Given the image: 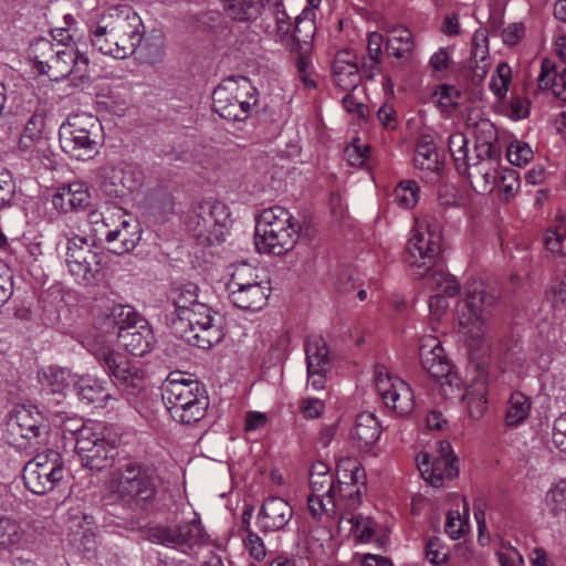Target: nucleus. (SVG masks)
<instances>
[{
	"label": "nucleus",
	"instance_id": "1",
	"mask_svg": "<svg viewBox=\"0 0 566 566\" xmlns=\"http://www.w3.org/2000/svg\"><path fill=\"white\" fill-rule=\"evenodd\" d=\"M441 239L439 221L429 214L417 218L406 245L403 261L413 276L424 280L427 287L440 289L446 284V293L457 295L460 291L457 279L436 268Z\"/></svg>",
	"mask_w": 566,
	"mask_h": 566
},
{
	"label": "nucleus",
	"instance_id": "2",
	"mask_svg": "<svg viewBox=\"0 0 566 566\" xmlns=\"http://www.w3.org/2000/svg\"><path fill=\"white\" fill-rule=\"evenodd\" d=\"M145 34V27L133 7H107L90 25L92 46L104 55L126 59L134 54Z\"/></svg>",
	"mask_w": 566,
	"mask_h": 566
},
{
	"label": "nucleus",
	"instance_id": "3",
	"mask_svg": "<svg viewBox=\"0 0 566 566\" xmlns=\"http://www.w3.org/2000/svg\"><path fill=\"white\" fill-rule=\"evenodd\" d=\"M163 400L175 421L192 424L206 416L209 398L197 380L171 373L161 387Z\"/></svg>",
	"mask_w": 566,
	"mask_h": 566
},
{
	"label": "nucleus",
	"instance_id": "4",
	"mask_svg": "<svg viewBox=\"0 0 566 566\" xmlns=\"http://www.w3.org/2000/svg\"><path fill=\"white\" fill-rule=\"evenodd\" d=\"M300 223L281 206L261 212L255 223V248L260 253L282 255L291 251L298 240Z\"/></svg>",
	"mask_w": 566,
	"mask_h": 566
},
{
	"label": "nucleus",
	"instance_id": "5",
	"mask_svg": "<svg viewBox=\"0 0 566 566\" xmlns=\"http://www.w3.org/2000/svg\"><path fill=\"white\" fill-rule=\"evenodd\" d=\"M87 350L112 378L114 385L127 395H138L145 389V373L137 363L115 353L112 342L103 335L86 342Z\"/></svg>",
	"mask_w": 566,
	"mask_h": 566
},
{
	"label": "nucleus",
	"instance_id": "6",
	"mask_svg": "<svg viewBox=\"0 0 566 566\" xmlns=\"http://www.w3.org/2000/svg\"><path fill=\"white\" fill-rule=\"evenodd\" d=\"M92 224H101L96 228V234L103 237L111 252L125 254L133 251L142 238L139 224L123 208L107 206L104 211H93L90 214Z\"/></svg>",
	"mask_w": 566,
	"mask_h": 566
},
{
	"label": "nucleus",
	"instance_id": "7",
	"mask_svg": "<svg viewBox=\"0 0 566 566\" xmlns=\"http://www.w3.org/2000/svg\"><path fill=\"white\" fill-rule=\"evenodd\" d=\"M227 291L230 302L235 307L256 312L266 305L271 286L265 275L256 268L240 263L232 268Z\"/></svg>",
	"mask_w": 566,
	"mask_h": 566
},
{
	"label": "nucleus",
	"instance_id": "8",
	"mask_svg": "<svg viewBox=\"0 0 566 566\" xmlns=\"http://www.w3.org/2000/svg\"><path fill=\"white\" fill-rule=\"evenodd\" d=\"M102 125L87 113L71 114L59 129L61 149L69 156L85 160L98 151Z\"/></svg>",
	"mask_w": 566,
	"mask_h": 566
},
{
	"label": "nucleus",
	"instance_id": "9",
	"mask_svg": "<svg viewBox=\"0 0 566 566\" xmlns=\"http://www.w3.org/2000/svg\"><path fill=\"white\" fill-rule=\"evenodd\" d=\"M3 438L18 449H39L48 443L49 423L34 406H17L6 421Z\"/></svg>",
	"mask_w": 566,
	"mask_h": 566
},
{
	"label": "nucleus",
	"instance_id": "10",
	"mask_svg": "<svg viewBox=\"0 0 566 566\" xmlns=\"http://www.w3.org/2000/svg\"><path fill=\"white\" fill-rule=\"evenodd\" d=\"M63 261L76 283L91 286L102 279L104 253L86 237L71 233L65 235Z\"/></svg>",
	"mask_w": 566,
	"mask_h": 566
},
{
	"label": "nucleus",
	"instance_id": "11",
	"mask_svg": "<svg viewBox=\"0 0 566 566\" xmlns=\"http://www.w3.org/2000/svg\"><path fill=\"white\" fill-rule=\"evenodd\" d=\"M185 224L200 244L212 245L224 240L231 224V214L223 202L206 200L188 213Z\"/></svg>",
	"mask_w": 566,
	"mask_h": 566
},
{
	"label": "nucleus",
	"instance_id": "12",
	"mask_svg": "<svg viewBox=\"0 0 566 566\" xmlns=\"http://www.w3.org/2000/svg\"><path fill=\"white\" fill-rule=\"evenodd\" d=\"M271 9V21L263 27L266 35L290 51H298L310 42L315 33V23L307 18L297 17L292 28L291 17L286 13L282 0H268Z\"/></svg>",
	"mask_w": 566,
	"mask_h": 566
},
{
	"label": "nucleus",
	"instance_id": "13",
	"mask_svg": "<svg viewBox=\"0 0 566 566\" xmlns=\"http://www.w3.org/2000/svg\"><path fill=\"white\" fill-rule=\"evenodd\" d=\"M256 103V90L247 77H228L212 93L213 111L228 120L245 119Z\"/></svg>",
	"mask_w": 566,
	"mask_h": 566
},
{
	"label": "nucleus",
	"instance_id": "14",
	"mask_svg": "<svg viewBox=\"0 0 566 566\" xmlns=\"http://www.w3.org/2000/svg\"><path fill=\"white\" fill-rule=\"evenodd\" d=\"M147 538L155 544L177 549L184 554H196L210 543L200 518L180 523L157 524L147 531Z\"/></svg>",
	"mask_w": 566,
	"mask_h": 566
},
{
	"label": "nucleus",
	"instance_id": "15",
	"mask_svg": "<svg viewBox=\"0 0 566 566\" xmlns=\"http://www.w3.org/2000/svg\"><path fill=\"white\" fill-rule=\"evenodd\" d=\"M115 442L104 422L88 420L76 431L75 450L84 467L99 471L114 458Z\"/></svg>",
	"mask_w": 566,
	"mask_h": 566
},
{
	"label": "nucleus",
	"instance_id": "16",
	"mask_svg": "<svg viewBox=\"0 0 566 566\" xmlns=\"http://www.w3.org/2000/svg\"><path fill=\"white\" fill-rule=\"evenodd\" d=\"M171 329L177 337L202 349L212 347L222 338V332L214 324L212 311L206 303L195 305L189 316H174Z\"/></svg>",
	"mask_w": 566,
	"mask_h": 566
},
{
	"label": "nucleus",
	"instance_id": "17",
	"mask_svg": "<svg viewBox=\"0 0 566 566\" xmlns=\"http://www.w3.org/2000/svg\"><path fill=\"white\" fill-rule=\"evenodd\" d=\"M158 485L155 469L139 464L127 463L120 467L113 478V490L118 497L127 503L144 505L154 500Z\"/></svg>",
	"mask_w": 566,
	"mask_h": 566
},
{
	"label": "nucleus",
	"instance_id": "18",
	"mask_svg": "<svg viewBox=\"0 0 566 566\" xmlns=\"http://www.w3.org/2000/svg\"><path fill=\"white\" fill-rule=\"evenodd\" d=\"M65 474L62 455L54 450L39 452L23 469L25 488L34 494L43 495L53 491Z\"/></svg>",
	"mask_w": 566,
	"mask_h": 566
},
{
	"label": "nucleus",
	"instance_id": "19",
	"mask_svg": "<svg viewBox=\"0 0 566 566\" xmlns=\"http://www.w3.org/2000/svg\"><path fill=\"white\" fill-rule=\"evenodd\" d=\"M495 304V297L484 290H474L459 301L457 317L459 332L471 340H480L486 332V321Z\"/></svg>",
	"mask_w": 566,
	"mask_h": 566
},
{
	"label": "nucleus",
	"instance_id": "20",
	"mask_svg": "<svg viewBox=\"0 0 566 566\" xmlns=\"http://www.w3.org/2000/svg\"><path fill=\"white\" fill-rule=\"evenodd\" d=\"M310 488L312 493L307 499L310 514L315 520H323L335 515L333 493L336 492L334 475L329 467L321 461L312 464L310 470Z\"/></svg>",
	"mask_w": 566,
	"mask_h": 566
},
{
	"label": "nucleus",
	"instance_id": "21",
	"mask_svg": "<svg viewBox=\"0 0 566 566\" xmlns=\"http://www.w3.org/2000/svg\"><path fill=\"white\" fill-rule=\"evenodd\" d=\"M375 386L382 403L400 417L415 409V395L411 387L401 378L391 375L385 366L375 368Z\"/></svg>",
	"mask_w": 566,
	"mask_h": 566
},
{
	"label": "nucleus",
	"instance_id": "22",
	"mask_svg": "<svg viewBox=\"0 0 566 566\" xmlns=\"http://www.w3.org/2000/svg\"><path fill=\"white\" fill-rule=\"evenodd\" d=\"M338 468H344V473L337 481L336 492L333 493L335 515L331 517L337 520L342 513H349L360 505L361 493L365 490V484L359 482L364 472L356 462L346 459L338 464Z\"/></svg>",
	"mask_w": 566,
	"mask_h": 566
},
{
	"label": "nucleus",
	"instance_id": "23",
	"mask_svg": "<svg viewBox=\"0 0 566 566\" xmlns=\"http://www.w3.org/2000/svg\"><path fill=\"white\" fill-rule=\"evenodd\" d=\"M417 467L424 481L434 488L443 485L446 480L458 475L459 469L451 446L447 441H440L437 455L430 457L426 452L417 455Z\"/></svg>",
	"mask_w": 566,
	"mask_h": 566
},
{
	"label": "nucleus",
	"instance_id": "24",
	"mask_svg": "<svg viewBox=\"0 0 566 566\" xmlns=\"http://www.w3.org/2000/svg\"><path fill=\"white\" fill-rule=\"evenodd\" d=\"M293 515V507L286 500L270 496L263 501L258 512L256 525L262 533L280 532L290 524Z\"/></svg>",
	"mask_w": 566,
	"mask_h": 566
},
{
	"label": "nucleus",
	"instance_id": "25",
	"mask_svg": "<svg viewBox=\"0 0 566 566\" xmlns=\"http://www.w3.org/2000/svg\"><path fill=\"white\" fill-rule=\"evenodd\" d=\"M102 178V190L109 197H125L140 185L134 168L125 164L104 167Z\"/></svg>",
	"mask_w": 566,
	"mask_h": 566
},
{
	"label": "nucleus",
	"instance_id": "26",
	"mask_svg": "<svg viewBox=\"0 0 566 566\" xmlns=\"http://www.w3.org/2000/svg\"><path fill=\"white\" fill-rule=\"evenodd\" d=\"M45 116L42 109H36L28 119L23 134L20 137L19 147L30 158L40 159L46 156L49 150L48 138L43 134Z\"/></svg>",
	"mask_w": 566,
	"mask_h": 566
},
{
	"label": "nucleus",
	"instance_id": "27",
	"mask_svg": "<svg viewBox=\"0 0 566 566\" xmlns=\"http://www.w3.org/2000/svg\"><path fill=\"white\" fill-rule=\"evenodd\" d=\"M419 358L422 368L432 377L441 376L449 370L451 361L444 353L440 340L432 335L420 338Z\"/></svg>",
	"mask_w": 566,
	"mask_h": 566
},
{
	"label": "nucleus",
	"instance_id": "28",
	"mask_svg": "<svg viewBox=\"0 0 566 566\" xmlns=\"http://www.w3.org/2000/svg\"><path fill=\"white\" fill-rule=\"evenodd\" d=\"M333 77L335 84L343 91H355L360 81L357 56L352 50L339 51L333 62Z\"/></svg>",
	"mask_w": 566,
	"mask_h": 566
},
{
	"label": "nucleus",
	"instance_id": "29",
	"mask_svg": "<svg viewBox=\"0 0 566 566\" xmlns=\"http://www.w3.org/2000/svg\"><path fill=\"white\" fill-rule=\"evenodd\" d=\"M382 429L377 417L371 412L357 415L349 438L355 448L369 451L381 436Z\"/></svg>",
	"mask_w": 566,
	"mask_h": 566
},
{
	"label": "nucleus",
	"instance_id": "30",
	"mask_svg": "<svg viewBox=\"0 0 566 566\" xmlns=\"http://www.w3.org/2000/svg\"><path fill=\"white\" fill-rule=\"evenodd\" d=\"M465 174H468L472 188L482 195L492 192L500 177L494 157L475 158Z\"/></svg>",
	"mask_w": 566,
	"mask_h": 566
},
{
	"label": "nucleus",
	"instance_id": "31",
	"mask_svg": "<svg viewBox=\"0 0 566 566\" xmlns=\"http://www.w3.org/2000/svg\"><path fill=\"white\" fill-rule=\"evenodd\" d=\"M416 40L412 32L402 25L390 29L386 40L388 56L399 61L401 65L409 64L413 60Z\"/></svg>",
	"mask_w": 566,
	"mask_h": 566
},
{
	"label": "nucleus",
	"instance_id": "32",
	"mask_svg": "<svg viewBox=\"0 0 566 566\" xmlns=\"http://www.w3.org/2000/svg\"><path fill=\"white\" fill-rule=\"evenodd\" d=\"M117 339L128 353L134 356H143L148 353L154 344V334L149 324L143 319L129 329L117 333Z\"/></svg>",
	"mask_w": 566,
	"mask_h": 566
},
{
	"label": "nucleus",
	"instance_id": "33",
	"mask_svg": "<svg viewBox=\"0 0 566 566\" xmlns=\"http://www.w3.org/2000/svg\"><path fill=\"white\" fill-rule=\"evenodd\" d=\"M59 69H53L50 77L52 80H61L70 74H75L78 77H84L87 74L88 57L81 54L73 45L63 43V49L60 50L57 57Z\"/></svg>",
	"mask_w": 566,
	"mask_h": 566
},
{
	"label": "nucleus",
	"instance_id": "34",
	"mask_svg": "<svg viewBox=\"0 0 566 566\" xmlns=\"http://www.w3.org/2000/svg\"><path fill=\"white\" fill-rule=\"evenodd\" d=\"M144 318L135 311V308L127 304H114L106 308L104 318L101 323V328L117 336L118 332L129 329L139 321Z\"/></svg>",
	"mask_w": 566,
	"mask_h": 566
},
{
	"label": "nucleus",
	"instance_id": "35",
	"mask_svg": "<svg viewBox=\"0 0 566 566\" xmlns=\"http://www.w3.org/2000/svg\"><path fill=\"white\" fill-rule=\"evenodd\" d=\"M63 43H53L48 39H38L30 45L29 56L34 61V67L40 74L50 77L53 69H59L57 57Z\"/></svg>",
	"mask_w": 566,
	"mask_h": 566
},
{
	"label": "nucleus",
	"instance_id": "36",
	"mask_svg": "<svg viewBox=\"0 0 566 566\" xmlns=\"http://www.w3.org/2000/svg\"><path fill=\"white\" fill-rule=\"evenodd\" d=\"M223 8L231 19L240 22L253 21L263 11L271 15L268 0H223ZM269 21L271 17L263 20V25Z\"/></svg>",
	"mask_w": 566,
	"mask_h": 566
},
{
	"label": "nucleus",
	"instance_id": "37",
	"mask_svg": "<svg viewBox=\"0 0 566 566\" xmlns=\"http://www.w3.org/2000/svg\"><path fill=\"white\" fill-rule=\"evenodd\" d=\"M488 373L481 368L467 388L462 399L467 400L468 410L473 419H480L486 410Z\"/></svg>",
	"mask_w": 566,
	"mask_h": 566
},
{
	"label": "nucleus",
	"instance_id": "38",
	"mask_svg": "<svg viewBox=\"0 0 566 566\" xmlns=\"http://www.w3.org/2000/svg\"><path fill=\"white\" fill-rule=\"evenodd\" d=\"M74 388L78 398L86 403H92L95 407L105 408L111 400H115L103 382L90 376H81L74 382Z\"/></svg>",
	"mask_w": 566,
	"mask_h": 566
},
{
	"label": "nucleus",
	"instance_id": "39",
	"mask_svg": "<svg viewBox=\"0 0 566 566\" xmlns=\"http://www.w3.org/2000/svg\"><path fill=\"white\" fill-rule=\"evenodd\" d=\"M415 168L421 172V177H430V180H437L443 168L441 159L434 145L431 143H419L413 156Z\"/></svg>",
	"mask_w": 566,
	"mask_h": 566
},
{
	"label": "nucleus",
	"instance_id": "40",
	"mask_svg": "<svg viewBox=\"0 0 566 566\" xmlns=\"http://www.w3.org/2000/svg\"><path fill=\"white\" fill-rule=\"evenodd\" d=\"M475 158L495 157L496 130L489 119H480L472 126Z\"/></svg>",
	"mask_w": 566,
	"mask_h": 566
},
{
	"label": "nucleus",
	"instance_id": "41",
	"mask_svg": "<svg viewBox=\"0 0 566 566\" xmlns=\"http://www.w3.org/2000/svg\"><path fill=\"white\" fill-rule=\"evenodd\" d=\"M537 83L539 90H549L556 97L566 101V67L556 72L551 60H543Z\"/></svg>",
	"mask_w": 566,
	"mask_h": 566
},
{
	"label": "nucleus",
	"instance_id": "42",
	"mask_svg": "<svg viewBox=\"0 0 566 566\" xmlns=\"http://www.w3.org/2000/svg\"><path fill=\"white\" fill-rule=\"evenodd\" d=\"M165 38L163 33L151 31L148 35H143L134 54H136V57L142 63L154 65L163 61L165 56Z\"/></svg>",
	"mask_w": 566,
	"mask_h": 566
},
{
	"label": "nucleus",
	"instance_id": "43",
	"mask_svg": "<svg viewBox=\"0 0 566 566\" xmlns=\"http://www.w3.org/2000/svg\"><path fill=\"white\" fill-rule=\"evenodd\" d=\"M90 202V195L81 182L70 184L53 197V205L62 210H78Z\"/></svg>",
	"mask_w": 566,
	"mask_h": 566
},
{
	"label": "nucleus",
	"instance_id": "44",
	"mask_svg": "<svg viewBox=\"0 0 566 566\" xmlns=\"http://www.w3.org/2000/svg\"><path fill=\"white\" fill-rule=\"evenodd\" d=\"M25 541V532L12 516L0 514V551L19 549Z\"/></svg>",
	"mask_w": 566,
	"mask_h": 566
},
{
	"label": "nucleus",
	"instance_id": "45",
	"mask_svg": "<svg viewBox=\"0 0 566 566\" xmlns=\"http://www.w3.org/2000/svg\"><path fill=\"white\" fill-rule=\"evenodd\" d=\"M171 301L175 306L174 316H189V311L195 308V305L205 303L199 301L198 285L191 282L175 287Z\"/></svg>",
	"mask_w": 566,
	"mask_h": 566
},
{
	"label": "nucleus",
	"instance_id": "46",
	"mask_svg": "<svg viewBox=\"0 0 566 566\" xmlns=\"http://www.w3.org/2000/svg\"><path fill=\"white\" fill-rule=\"evenodd\" d=\"M42 390L48 394H63L73 381L71 373L61 367L50 366L39 373Z\"/></svg>",
	"mask_w": 566,
	"mask_h": 566
},
{
	"label": "nucleus",
	"instance_id": "47",
	"mask_svg": "<svg viewBox=\"0 0 566 566\" xmlns=\"http://www.w3.org/2000/svg\"><path fill=\"white\" fill-rule=\"evenodd\" d=\"M468 144V138L460 132L451 134L448 138L450 155L460 174H465L470 169L471 163L475 160V155H469Z\"/></svg>",
	"mask_w": 566,
	"mask_h": 566
},
{
	"label": "nucleus",
	"instance_id": "48",
	"mask_svg": "<svg viewBox=\"0 0 566 566\" xmlns=\"http://www.w3.org/2000/svg\"><path fill=\"white\" fill-rule=\"evenodd\" d=\"M531 412V400L523 392L515 391L511 395L505 413V424L517 427L524 422Z\"/></svg>",
	"mask_w": 566,
	"mask_h": 566
},
{
	"label": "nucleus",
	"instance_id": "49",
	"mask_svg": "<svg viewBox=\"0 0 566 566\" xmlns=\"http://www.w3.org/2000/svg\"><path fill=\"white\" fill-rule=\"evenodd\" d=\"M307 369L318 370V368H327L329 363V352L325 339L315 335L308 337L305 345Z\"/></svg>",
	"mask_w": 566,
	"mask_h": 566
},
{
	"label": "nucleus",
	"instance_id": "50",
	"mask_svg": "<svg viewBox=\"0 0 566 566\" xmlns=\"http://www.w3.org/2000/svg\"><path fill=\"white\" fill-rule=\"evenodd\" d=\"M565 239L566 224L559 222L544 231L542 241L546 252L552 258H566V251L564 250Z\"/></svg>",
	"mask_w": 566,
	"mask_h": 566
},
{
	"label": "nucleus",
	"instance_id": "51",
	"mask_svg": "<svg viewBox=\"0 0 566 566\" xmlns=\"http://www.w3.org/2000/svg\"><path fill=\"white\" fill-rule=\"evenodd\" d=\"M338 522L340 525L349 524V532L354 533L360 541L369 542L375 534L373 520L360 514L342 513Z\"/></svg>",
	"mask_w": 566,
	"mask_h": 566
},
{
	"label": "nucleus",
	"instance_id": "52",
	"mask_svg": "<svg viewBox=\"0 0 566 566\" xmlns=\"http://www.w3.org/2000/svg\"><path fill=\"white\" fill-rule=\"evenodd\" d=\"M395 201L403 209L413 208L420 198V187L415 180H402L394 190Z\"/></svg>",
	"mask_w": 566,
	"mask_h": 566
},
{
	"label": "nucleus",
	"instance_id": "53",
	"mask_svg": "<svg viewBox=\"0 0 566 566\" xmlns=\"http://www.w3.org/2000/svg\"><path fill=\"white\" fill-rule=\"evenodd\" d=\"M463 515L459 511L450 510L447 514L444 532L451 539H458L469 531V509L464 504Z\"/></svg>",
	"mask_w": 566,
	"mask_h": 566
},
{
	"label": "nucleus",
	"instance_id": "54",
	"mask_svg": "<svg viewBox=\"0 0 566 566\" xmlns=\"http://www.w3.org/2000/svg\"><path fill=\"white\" fill-rule=\"evenodd\" d=\"M434 379L439 382L441 392L446 398L454 399L463 396L462 380L452 364L449 366L447 373H443L441 376H436Z\"/></svg>",
	"mask_w": 566,
	"mask_h": 566
},
{
	"label": "nucleus",
	"instance_id": "55",
	"mask_svg": "<svg viewBox=\"0 0 566 566\" xmlns=\"http://www.w3.org/2000/svg\"><path fill=\"white\" fill-rule=\"evenodd\" d=\"M545 505L554 515L566 512V480H559L548 489Z\"/></svg>",
	"mask_w": 566,
	"mask_h": 566
},
{
	"label": "nucleus",
	"instance_id": "56",
	"mask_svg": "<svg viewBox=\"0 0 566 566\" xmlns=\"http://www.w3.org/2000/svg\"><path fill=\"white\" fill-rule=\"evenodd\" d=\"M424 557L433 566H443L449 559V548L439 537L433 536L426 543Z\"/></svg>",
	"mask_w": 566,
	"mask_h": 566
},
{
	"label": "nucleus",
	"instance_id": "57",
	"mask_svg": "<svg viewBox=\"0 0 566 566\" xmlns=\"http://www.w3.org/2000/svg\"><path fill=\"white\" fill-rule=\"evenodd\" d=\"M511 73V67L506 63H500L496 66L495 74L490 82V88L496 97L503 98L506 95Z\"/></svg>",
	"mask_w": 566,
	"mask_h": 566
},
{
	"label": "nucleus",
	"instance_id": "58",
	"mask_svg": "<svg viewBox=\"0 0 566 566\" xmlns=\"http://www.w3.org/2000/svg\"><path fill=\"white\" fill-rule=\"evenodd\" d=\"M501 199L510 201L520 187V180L514 170H506L502 172L497 179L496 186Z\"/></svg>",
	"mask_w": 566,
	"mask_h": 566
},
{
	"label": "nucleus",
	"instance_id": "59",
	"mask_svg": "<svg viewBox=\"0 0 566 566\" xmlns=\"http://www.w3.org/2000/svg\"><path fill=\"white\" fill-rule=\"evenodd\" d=\"M434 96L439 107L443 111H452L457 107L461 93L453 85L442 84L434 91Z\"/></svg>",
	"mask_w": 566,
	"mask_h": 566
},
{
	"label": "nucleus",
	"instance_id": "60",
	"mask_svg": "<svg viewBox=\"0 0 566 566\" xmlns=\"http://www.w3.org/2000/svg\"><path fill=\"white\" fill-rule=\"evenodd\" d=\"M344 155L350 166L360 167L368 158L369 146L356 138L345 148Z\"/></svg>",
	"mask_w": 566,
	"mask_h": 566
},
{
	"label": "nucleus",
	"instance_id": "61",
	"mask_svg": "<svg viewBox=\"0 0 566 566\" xmlns=\"http://www.w3.org/2000/svg\"><path fill=\"white\" fill-rule=\"evenodd\" d=\"M72 542L76 549L83 553L86 557L93 555L96 549V536L90 528H84L81 532H77Z\"/></svg>",
	"mask_w": 566,
	"mask_h": 566
},
{
	"label": "nucleus",
	"instance_id": "62",
	"mask_svg": "<svg viewBox=\"0 0 566 566\" xmlns=\"http://www.w3.org/2000/svg\"><path fill=\"white\" fill-rule=\"evenodd\" d=\"M533 157L531 147L521 142L512 143L507 148V159L514 166L526 165Z\"/></svg>",
	"mask_w": 566,
	"mask_h": 566
},
{
	"label": "nucleus",
	"instance_id": "63",
	"mask_svg": "<svg viewBox=\"0 0 566 566\" xmlns=\"http://www.w3.org/2000/svg\"><path fill=\"white\" fill-rule=\"evenodd\" d=\"M496 557L501 566H524L523 555L510 544H503Z\"/></svg>",
	"mask_w": 566,
	"mask_h": 566
},
{
	"label": "nucleus",
	"instance_id": "64",
	"mask_svg": "<svg viewBox=\"0 0 566 566\" xmlns=\"http://www.w3.org/2000/svg\"><path fill=\"white\" fill-rule=\"evenodd\" d=\"M552 442L566 454V411L554 420Z\"/></svg>",
	"mask_w": 566,
	"mask_h": 566
}]
</instances>
